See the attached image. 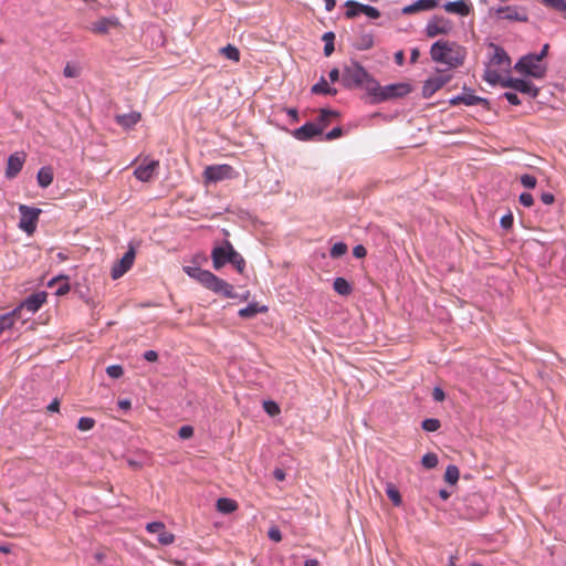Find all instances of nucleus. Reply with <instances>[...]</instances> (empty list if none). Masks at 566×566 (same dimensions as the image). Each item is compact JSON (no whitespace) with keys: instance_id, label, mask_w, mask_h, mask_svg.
Instances as JSON below:
<instances>
[{"instance_id":"nucleus-1","label":"nucleus","mask_w":566,"mask_h":566,"mask_svg":"<svg viewBox=\"0 0 566 566\" xmlns=\"http://www.w3.org/2000/svg\"><path fill=\"white\" fill-rule=\"evenodd\" d=\"M340 82L346 88L363 87L368 94L376 87V80L354 61L343 67Z\"/></svg>"},{"instance_id":"nucleus-2","label":"nucleus","mask_w":566,"mask_h":566,"mask_svg":"<svg viewBox=\"0 0 566 566\" xmlns=\"http://www.w3.org/2000/svg\"><path fill=\"white\" fill-rule=\"evenodd\" d=\"M431 57L442 67L438 69L443 73L452 67H457L460 63V51L455 43L449 41H437L430 50Z\"/></svg>"},{"instance_id":"nucleus-3","label":"nucleus","mask_w":566,"mask_h":566,"mask_svg":"<svg viewBox=\"0 0 566 566\" xmlns=\"http://www.w3.org/2000/svg\"><path fill=\"white\" fill-rule=\"evenodd\" d=\"M411 91L410 85L407 83L390 84L380 86L376 81L375 90H370L369 95L373 97L374 103H380L390 98L402 97Z\"/></svg>"},{"instance_id":"nucleus-4","label":"nucleus","mask_w":566,"mask_h":566,"mask_svg":"<svg viewBox=\"0 0 566 566\" xmlns=\"http://www.w3.org/2000/svg\"><path fill=\"white\" fill-rule=\"evenodd\" d=\"M488 509L486 501L480 493L468 495L463 500L462 518L476 520L485 514Z\"/></svg>"},{"instance_id":"nucleus-5","label":"nucleus","mask_w":566,"mask_h":566,"mask_svg":"<svg viewBox=\"0 0 566 566\" xmlns=\"http://www.w3.org/2000/svg\"><path fill=\"white\" fill-rule=\"evenodd\" d=\"M515 71L534 78H543L546 74V67L539 64L534 53L523 55L514 65Z\"/></svg>"},{"instance_id":"nucleus-6","label":"nucleus","mask_w":566,"mask_h":566,"mask_svg":"<svg viewBox=\"0 0 566 566\" xmlns=\"http://www.w3.org/2000/svg\"><path fill=\"white\" fill-rule=\"evenodd\" d=\"M19 212V229L28 233L29 235L33 234L36 230V226L42 210L39 208L29 207L27 205H20Z\"/></svg>"},{"instance_id":"nucleus-7","label":"nucleus","mask_w":566,"mask_h":566,"mask_svg":"<svg viewBox=\"0 0 566 566\" xmlns=\"http://www.w3.org/2000/svg\"><path fill=\"white\" fill-rule=\"evenodd\" d=\"M502 87L513 88L516 92L526 94L532 98L537 97L539 90L530 80L507 76L501 81Z\"/></svg>"},{"instance_id":"nucleus-8","label":"nucleus","mask_w":566,"mask_h":566,"mask_svg":"<svg viewBox=\"0 0 566 566\" xmlns=\"http://www.w3.org/2000/svg\"><path fill=\"white\" fill-rule=\"evenodd\" d=\"M345 7L347 8L345 12V17L347 19H354L359 13H364L370 19H378L380 17V12L377 8L368 4H363L354 0L346 1Z\"/></svg>"},{"instance_id":"nucleus-9","label":"nucleus","mask_w":566,"mask_h":566,"mask_svg":"<svg viewBox=\"0 0 566 566\" xmlns=\"http://www.w3.org/2000/svg\"><path fill=\"white\" fill-rule=\"evenodd\" d=\"M234 251V248L229 241H224L222 245L213 248L211 252L213 268L216 270H220L227 263H230L232 258V254H230V252Z\"/></svg>"},{"instance_id":"nucleus-10","label":"nucleus","mask_w":566,"mask_h":566,"mask_svg":"<svg viewBox=\"0 0 566 566\" xmlns=\"http://www.w3.org/2000/svg\"><path fill=\"white\" fill-rule=\"evenodd\" d=\"M233 174V168L230 165L226 164L208 166L203 171L206 180L211 182H218L224 179L232 178Z\"/></svg>"},{"instance_id":"nucleus-11","label":"nucleus","mask_w":566,"mask_h":566,"mask_svg":"<svg viewBox=\"0 0 566 566\" xmlns=\"http://www.w3.org/2000/svg\"><path fill=\"white\" fill-rule=\"evenodd\" d=\"M122 28V23L116 17H104L91 23L88 30L98 35H106L112 30Z\"/></svg>"},{"instance_id":"nucleus-12","label":"nucleus","mask_w":566,"mask_h":566,"mask_svg":"<svg viewBox=\"0 0 566 566\" xmlns=\"http://www.w3.org/2000/svg\"><path fill=\"white\" fill-rule=\"evenodd\" d=\"M489 48L492 49L493 53L489 57L490 66H497L502 70L509 71L511 67V57L507 52L495 43H490Z\"/></svg>"},{"instance_id":"nucleus-13","label":"nucleus","mask_w":566,"mask_h":566,"mask_svg":"<svg viewBox=\"0 0 566 566\" xmlns=\"http://www.w3.org/2000/svg\"><path fill=\"white\" fill-rule=\"evenodd\" d=\"M135 249L129 245L128 251L123 255V258L116 262L112 268V279L117 280L123 276L132 266L135 260Z\"/></svg>"},{"instance_id":"nucleus-14","label":"nucleus","mask_w":566,"mask_h":566,"mask_svg":"<svg viewBox=\"0 0 566 566\" xmlns=\"http://www.w3.org/2000/svg\"><path fill=\"white\" fill-rule=\"evenodd\" d=\"M159 168V161L158 160H149L145 159L134 171V176L143 181L147 182L151 180L155 175L157 174Z\"/></svg>"},{"instance_id":"nucleus-15","label":"nucleus","mask_w":566,"mask_h":566,"mask_svg":"<svg viewBox=\"0 0 566 566\" xmlns=\"http://www.w3.org/2000/svg\"><path fill=\"white\" fill-rule=\"evenodd\" d=\"M496 17L501 20L526 22L527 14L516 6L500 7L495 10Z\"/></svg>"},{"instance_id":"nucleus-16","label":"nucleus","mask_w":566,"mask_h":566,"mask_svg":"<svg viewBox=\"0 0 566 566\" xmlns=\"http://www.w3.org/2000/svg\"><path fill=\"white\" fill-rule=\"evenodd\" d=\"M24 161V154L15 153L10 155L7 163L6 177L9 179L17 177L18 174L21 171Z\"/></svg>"},{"instance_id":"nucleus-17","label":"nucleus","mask_w":566,"mask_h":566,"mask_svg":"<svg viewBox=\"0 0 566 566\" xmlns=\"http://www.w3.org/2000/svg\"><path fill=\"white\" fill-rule=\"evenodd\" d=\"M146 530L149 533L158 534V541L163 545L172 544L174 541H175L174 534L170 533V532H167L165 525L163 523H160V522L148 523L147 526H146Z\"/></svg>"},{"instance_id":"nucleus-18","label":"nucleus","mask_w":566,"mask_h":566,"mask_svg":"<svg viewBox=\"0 0 566 566\" xmlns=\"http://www.w3.org/2000/svg\"><path fill=\"white\" fill-rule=\"evenodd\" d=\"M322 134V127H318L315 123H306L300 128L295 129L293 135L298 140H310L314 136Z\"/></svg>"},{"instance_id":"nucleus-19","label":"nucleus","mask_w":566,"mask_h":566,"mask_svg":"<svg viewBox=\"0 0 566 566\" xmlns=\"http://www.w3.org/2000/svg\"><path fill=\"white\" fill-rule=\"evenodd\" d=\"M462 104L467 106L482 105L483 108H490V102L481 96L474 95L473 91L465 85L462 86Z\"/></svg>"},{"instance_id":"nucleus-20","label":"nucleus","mask_w":566,"mask_h":566,"mask_svg":"<svg viewBox=\"0 0 566 566\" xmlns=\"http://www.w3.org/2000/svg\"><path fill=\"white\" fill-rule=\"evenodd\" d=\"M46 302V293L45 292H40V293H35V294H32L30 295L23 303L22 305L19 307L20 311L22 308H25L27 311L31 312V313H35L36 311L40 310V307Z\"/></svg>"},{"instance_id":"nucleus-21","label":"nucleus","mask_w":566,"mask_h":566,"mask_svg":"<svg viewBox=\"0 0 566 566\" xmlns=\"http://www.w3.org/2000/svg\"><path fill=\"white\" fill-rule=\"evenodd\" d=\"M450 29L451 25L448 21L437 19L428 23L426 31L428 36L433 38L439 34L448 33Z\"/></svg>"},{"instance_id":"nucleus-22","label":"nucleus","mask_w":566,"mask_h":566,"mask_svg":"<svg viewBox=\"0 0 566 566\" xmlns=\"http://www.w3.org/2000/svg\"><path fill=\"white\" fill-rule=\"evenodd\" d=\"M438 4L437 0H417L412 4L406 6L402 9L403 14H413L419 11H428L436 8Z\"/></svg>"},{"instance_id":"nucleus-23","label":"nucleus","mask_w":566,"mask_h":566,"mask_svg":"<svg viewBox=\"0 0 566 566\" xmlns=\"http://www.w3.org/2000/svg\"><path fill=\"white\" fill-rule=\"evenodd\" d=\"M209 290H211L216 293L222 294L226 297L234 296L233 286L231 284H229L228 282H226L224 280L218 277L217 275L214 276Z\"/></svg>"},{"instance_id":"nucleus-24","label":"nucleus","mask_w":566,"mask_h":566,"mask_svg":"<svg viewBox=\"0 0 566 566\" xmlns=\"http://www.w3.org/2000/svg\"><path fill=\"white\" fill-rule=\"evenodd\" d=\"M449 81V76L439 75L437 77L426 81L423 85V94L426 96L432 95L436 91L441 88Z\"/></svg>"},{"instance_id":"nucleus-25","label":"nucleus","mask_w":566,"mask_h":566,"mask_svg":"<svg viewBox=\"0 0 566 566\" xmlns=\"http://www.w3.org/2000/svg\"><path fill=\"white\" fill-rule=\"evenodd\" d=\"M142 118L139 112H130L128 114L116 115L115 120L124 128H130L136 125Z\"/></svg>"},{"instance_id":"nucleus-26","label":"nucleus","mask_w":566,"mask_h":566,"mask_svg":"<svg viewBox=\"0 0 566 566\" xmlns=\"http://www.w3.org/2000/svg\"><path fill=\"white\" fill-rule=\"evenodd\" d=\"M20 315V308H14L13 311L3 314L0 316V334L7 329L13 327L17 318Z\"/></svg>"},{"instance_id":"nucleus-27","label":"nucleus","mask_w":566,"mask_h":566,"mask_svg":"<svg viewBox=\"0 0 566 566\" xmlns=\"http://www.w3.org/2000/svg\"><path fill=\"white\" fill-rule=\"evenodd\" d=\"M53 169L51 167H42L38 171L36 180L41 188H48L53 182Z\"/></svg>"},{"instance_id":"nucleus-28","label":"nucleus","mask_w":566,"mask_h":566,"mask_svg":"<svg viewBox=\"0 0 566 566\" xmlns=\"http://www.w3.org/2000/svg\"><path fill=\"white\" fill-rule=\"evenodd\" d=\"M266 306H259L256 303L249 304L247 307L239 311V316L242 318H252L259 313H265Z\"/></svg>"},{"instance_id":"nucleus-29","label":"nucleus","mask_w":566,"mask_h":566,"mask_svg":"<svg viewBox=\"0 0 566 566\" xmlns=\"http://www.w3.org/2000/svg\"><path fill=\"white\" fill-rule=\"evenodd\" d=\"M238 509V503L228 497H221L217 501V510L221 513L229 514Z\"/></svg>"},{"instance_id":"nucleus-30","label":"nucleus","mask_w":566,"mask_h":566,"mask_svg":"<svg viewBox=\"0 0 566 566\" xmlns=\"http://www.w3.org/2000/svg\"><path fill=\"white\" fill-rule=\"evenodd\" d=\"M312 93L335 95L337 91L335 88H332L328 85L327 81L324 77H322L318 83L313 85Z\"/></svg>"},{"instance_id":"nucleus-31","label":"nucleus","mask_w":566,"mask_h":566,"mask_svg":"<svg viewBox=\"0 0 566 566\" xmlns=\"http://www.w3.org/2000/svg\"><path fill=\"white\" fill-rule=\"evenodd\" d=\"M483 77L492 86L496 84L501 85V81L504 80V77H502L496 70H492V66H490L489 64L485 69Z\"/></svg>"},{"instance_id":"nucleus-32","label":"nucleus","mask_w":566,"mask_h":566,"mask_svg":"<svg viewBox=\"0 0 566 566\" xmlns=\"http://www.w3.org/2000/svg\"><path fill=\"white\" fill-rule=\"evenodd\" d=\"M337 113L329 109H321L317 122L315 123L318 127H322V132L327 127L332 117H336Z\"/></svg>"},{"instance_id":"nucleus-33","label":"nucleus","mask_w":566,"mask_h":566,"mask_svg":"<svg viewBox=\"0 0 566 566\" xmlns=\"http://www.w3.org/2000/svg\"><path fill=\"white\" fill-rule=\"evenodd\" d=\"M220 54H222L224 57L233 61L239 62L240 61V51L237 46L232 44H228L220 49Z\"/></svg>"},{"instance_id":"nucleus-34","label":"nucleus","mask_w":566,"mask_h":566,"mask_svg":"<svg viewBox=\"0 0 566 566\" xmlns=\"http://www.w3.org/2000/svg\"><path fill=\"white\" fill-rule=\"evenodd\" d=\"M333 287L340 295H348L352 292L349 283L344 277L335 279Z\"/></svg>"},{"instance_id":"nucleus-35","label":"nucleus","mask_w":566,"mask_h":566,"mask_svg":"<svg viewBox=\"0 0 566 566\" xmlns=\"http://www.w3.org/2000/svg\"><path fill=\"white\" fill-rule=\"evenodd\" d=\"M386 494L390 499V501L394 503L395 506L401 505L402 500H401L400 492L392 483L387 484Z\"/></svg>"},{"instance_id":"nucleus-36","label":"nucleus","mask_w":566,"mask_h":566,"mask_svg":"<svg viewBox=\"0 0 566 566\" xmlns=\"http://www.w3.org/2000/svg\"><path fill=\"white\" fill-rule=\"evenodd\" d=\"M459 469L457 465H449L444 473V480L451 485H455L459 480Z\"/></svg>"},{"instance_id":"nucleus-37","label":"nucleus","mask_w":566,"mask_h":566,"mask_svg":"<svg viewBox=\"0 0 566 566\" xmlns=\"http://www.w3.org/2000/svg\"><path fill=\"white\" fill-rule=\"evenodd\" d=\"M230 254H232L230 263L237 269L239 273H243V270L245 268V261L242 258V255L237 251L230 252Z\"/></svg>"},{"instance_id":"nucleus-38","label":"nucleus","mask_w":566,"mask_h":566,"mask_svg":"<svg viewBox=\"0 0 566 566\" xmlns=\"http://www.w3.org/2000/svg\"><path fill=\"white\" fill-rule=\"evenodd\" d=\"M334 39L335 35L333 32H326L323 35V41H325L324 53L326 56H329L334 52Z\"/></svg>"},{"instance_id":"nucleus-39","label":"nucleus","mask_w":566,"mask_h":566,"mask_svg":"<svg viewBox=\"0 0 566 566\" xmlns=\"http://www.w3.org/2000/svg\"><path fill=\"white\" fill-rule=\"evenodd\" d=\"M95 426V420L91 417H82L77 421V429L81 431L92 430Z\"/></svg>"},{"instance_id":"nucleus-40","label":"nucleus","mask_w":566,"mask_h":566,"mask_svg":"<svg viewBox=\"0 0 566 566\" xmlns=\"http://www.w3.org/2000/svg\"><path fill=\"white\" fill-rule=\"evenodd\" d=\"M421 463L427 469H433L438 464V457H437V454L431 453V452L426 453L421 459Z\"/></svg>"},{"instance_id":"nucleus-41","label":"nucleus","mask_w":566,"mask_h":566,"mask_svg":"<svg viewBox=\"0 0 566 566\" xmlns=\"http://www.w3.org/2000/svg\"><path fill=\"white\" fill-rule=\"evenodd\" d=\"M347 249L344 242H337L331 249V256L334 259L340 258L347 252Z\"/></svg>"},{"instance_id":"nucleus-42","label":"nucleus","mask_w":566,"mask_h":566,"mask_svg":"<svg viewBox=\"0 0 566 566\" xmlns=\"http://www.w3.org/2000/svg\"><path fill=\"white\" fill-rule=\"evenodd\" d=\"M214 274L208 270H205L201 275L198 276V282L201 283L205 287L209 289L213 279Z\"/></svg>"},{"instance_id":"nucleus-43","label":"nucleus","mask_w":566,"mask_h":566,"mask_svg":"<svg viewBox=\"0 0 566 566\" xmlns=\"http://www.w3.org/2000/svg\"><path fill=\"white\" fill-rule=\"evenodd\" d=\"M440 428V421L438 419H426L422 421V429L428 432L437 431Z\"/></svg>"},{"instance_id":"nucleus-44","label":"nucleus","mask_w":566,"mask_h":566,"mask_svg":"<svg viewBox=\"0 0 566 566\" xmlns=\"http://www.w3.org/2000/svg\"><path fill=\"white\" fill-rule=\"evenodd\" d=\"M263 408L264 411L272 417L277 416L281 411L279 405L274 401H264Z\"/></svg>"},{"instance_id":"nucleus-45","label":"nucleus","mask_w":566,"mask_h":566,"mask_svg":"<svg viewBox=\"0 0 566 566\" xmlns=\"http://www.w3.org/2000/svg\"><path fill=\"white\" fill-rule=\"evenodd\" d=\"M536 178L533 175L524 174L521 176V184L528 189H533L536 186Z\"/></svg>"},{"instance_id":"nucleus-46","label":"nucleus","mask_w":566,"mask_h":566,"mask_svg":"<svg viewBox=\"0 0 566 566\" xmlns=\"http://www.w3.org/2000/svg\"><path fill=\"white\" fill-rule=\"evenodd\" d=\"M514 218L512 212H507L500 219V226L504 230H510L513 227Z\"/></svg>"},{"instance_id":"nucleus-47","label":"nucleus","mask_w":566,"mask_h":566,"mask_svg":"<svg viewBox=\"0 0 566 566\" xmlns=\"http://www.w3.org/2000/svg\"><path fill=\"white\" fill-rule=\"evenodd\" d=\"M106 373L111 378H119L124 370L120 365H111L106 368Z\"/></svg>"},{"instance_id":"nucleus-48","label":"nucleus","mask_w":566,"mask_h":566,"mask_svg":"<svg viewBox=\"0 0 566 566\" xmlns=\"http://www.w3.org/2000/svg\"><path fill=\"white\" fill-rule=\"evenodd\" d=\"M545 6L551 7L557 11L560 9H566V0H543Z\"/></svg>"},{"instance_id":"nucleus-49","label":"nucleus","mask_w":566,"mask_h":566,"mask_svg":"<svg viewBox=\"0 0 566 566\" xmlns=\"http://www.w3.org/2000/svg\"><path fill=\"white\" fill-rule=\"evenodd\" d=\"M518 201L524 207H532L534 203V198L530 192H522L518 197Z\"/></svg>"},{"instance_id":"nucleus-50","label":"nucleus","mask_w":566,"mask_h":566,"mask_svg":"<svg viewBox=\"0 0 566 566\" xmlns=\"http://www.w3.org/2000/svg\"><path fill=\"white\" fill-rule=\"evenodd\" d=\"M503 97L511 104V105H514V106H517L521 104V99L520 97L517 96L516 93L514 92H504L503 93Z\"/></svg>"},{"instance_id":"nucleus-51","label":"nucleus","mask_w":566,"mask_h":566,"mask_svg":"<svg viewBox=\"0 0 566 566\" xmlns=\"http://www.w3.org/2000/svg\"><path fill=\"white\" fill-rule=\"evenodd\" d=\"M178 436L181 439H189L193 436V428L191 426H182L178 431Z\"/></svg>"},{"instance_id":"nucleus-52","label":"nucleus","mask_w":566,"mask_h":566,"mask_svg":"<svg viewBox=\"0 0 566 566\" xmlns=\"http://www.w3.org/2000/svg\"><path fill=\"white\" fill-rule=\"evenodd\" d=\"M63 73L66 77H77L80 74V71L77 67L67 63L66 66L64 67Z\"/></svg>"},{"instance_id":"nucleus-53","label":"nucleus","mask_w":566,"mask_h":566,"mask_svg":"<svg viewBox=\"0 0 566 566\" xmlns=\"http://www.w3.org/2000/svg\"><path fill=\"white\" fill-rule=\"evenodd\" d=\"M444 9L449 12L460 14V0L446 3Z\"/></svg>"},{"instance_id":"nucleus-54","label":"nucleus","mask_w":566,"mask_h":566,"mask_svg":"<svg viewBox=\"0 0 566 566\" xmlns=\"http://www.w3.org/2000/svg\"><path fill=\"white\" fill-rule=\"evenodd\" d=\"M185 271L186 273L191 276L192 279L197 280L198 281V276L201 275V273L205 271L200 268H192V266H187L185 268Z\"/></svg>"},{"instance_id":"nucleus-55","label":"nucleus","mask_w":566,"mask_h":566,"mask_svg":"<svg viewBox=\"0 0 566 566\" xmlns=\"http://www.w3.org/2000/svg\"><path fill=\"white\" fill-rule=\"evenodd\" d=\"M343 135V130L340 127H335L331 132L326 134V139L332 140L340 137Z\"/></svg>"},{"instance_id":"nucleus-56","label":"nucleus","mask_w":566,"mask_h":566,"mask_svg":"<svg viewBox=\"0 0 566 566\" xmlns=\"http://www.w3.org/2000/svg\"><path fill=\"white\" fill-rule=\"evenodd\" d=\"M366 253H367V251H366L365 247H363V245H356L353 250V254L357 259L364 258L366 255Z\"/></svg>"},{"instance_id":"nucleus-57","label":"nucleus","mask_w":566,"mask_h":566,"mask_svg":"<svg viewBox=\"0 0 566 566\" xmlns=\"http://www.w3.org/2000/svg\"><path fill=\"white\" fill-rule=\"evenodd\" d=\"M554 195L552 192H542L541 200L544 205H551L554 202Z\"/></svg>"},{"instance_id":"nucleus-58","label":"nucleus","mask_w":566,"mask_h":566,"mask_svg":"<svg viewBox=\"0 0 566 566\" xmlns=\"http://www.w3.org/2000/svg\"><path fill=\"white\" fill-rule=\"evenodd\" d=\"M144 358L147 360V361H156L158 359V354L157 352L155 350H147L144 353Z\"/></svg>"},{"instance_id":"nucleus-59","label":"nucleus","mask_w":566,"mask_h":566,"mask_svg":"<svg viewBox=\"0 0 566 566\" xmlns=\"http://www.w3.org/2000/svg\"><path fill=\"white\" fill-rule=\"evenodd\" d=\"M70 284L67 281H65L63 284H61L59 286V289L56 290V295H65L70 292Z\"/></svg>"},{"instance_id":"nucleus-60","label":"nucleus","mask_w":566,"mask_h":566,"mask_svg":"<svg viewBox=\"0 0 566 566\" xmlns=\"http://www.w3.org/2000/svg\"><path fill=\"white\" fill-rule=\"evenodd\" d=\"M49 412H59L60 411V400L55 398L49 406H48Z\"/></svg>"},{"instance_id":"nucleus-61","label":"nucleus","mask_w":566,"mask_h":566,"mask_svg":"<svg viewBox=\"0 0 566 566\" xmlns=\"http://www.w3.org/2000/svg\"><path fill=\"white\" fill-rule=\"evenodd\" d=\"M549 45L546 43L543 45L542 50L538 53H534L537 56V60L541 62L548 53Z\"/></svg>"},{"instance_id":"nucleus-62","label":"nucleus","mask_w":566,"mask_h":566,"mask_svg":"<svg viewBox=\"0 0 566 566\" xmlns=\"http://www.w3.org/2000/svg\"><path fill=\"white\" fill-rule=\"evenodd\" d=\"M432 396L437 401H442L444 399V392L440 388H434Z\"/></svg>"},{"instance_id":"nucleus-63","label":"nucleus","mask_w":566,"mask_h":566,"mask_svg":"<svg viewBox=\"0 0 566 566\" xmlns=\"http://www.w3.org/2000/svg\"><path fill=\"white\" fill-rule=\"evenodd\" d=\"M269 536L271 539H273L274 542H280L281 541V533L279 530H271L269 532Z\"/></svg>"},{"instance_id":"nucleus-64","label":"nucleus","mask_w":566,"mask_h":566,"mask_svg":"<svg viewBox=\"0 0 566 566\" xmlns=\"http://www.w3.org/2000/svg\"><path fill=\"white\" fill-rule=\"evenodd\" d=\"M273 475L277 481L285 480V472L282 469H275Z\"/></svg>"}]
</instances>
